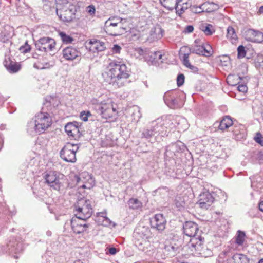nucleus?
Wrapping results in <instances>:
<instances>
[{"label": "nucleus", "instance_id": "1", "mask_svg": "<svg viewBox=\"0 0 263 263\" xmlns=\"http://www.w3.org/2000/svg\"><path fill=\"white\" fill-rule=\"evenodd\" d=\"M129 72V70L122 61L112 60L102 76L106 83L112 85L115 88H121L127 83Z\"/></svg>", "mask_w": 263, "mask_h": 263}, {"label": "nucleus", "instance_id": "2", "mask_svg": "<svg viewBox=\"0 0 263 263\" xmlns=\"http://www.w3.org/2000/svg\"><path fill=\"white\" fill-rule=\"evenodd\" d=\"M133 237L135 245L139 250L145 252L148 255L154 252V247L148 240L151 237V232L148 227L141 224L138 225L134 232Z\"/></svg>", "mask_w": 263, "mask_h": 263}, {"label": "nucleus", "instance_id": "3", "mask_svg": "<svg viewBox=\"0 0 263 263\" xmlns=\"http://www.w3.org/2000/svg\"><path fill=\"white\" fill-rule=\"evenodd\" d=\"M184 234L191 237L187 245L192 252L200 251L203 245L204 238L198 235L199 228L197 223L191 221H186L183 224Z\"/></svg>", "mask_w": 263, "mask_h": 263}, {"label": "nucleus", "instance_id": "4", "mask_svg": "<svg viewBox=\"0 0 263 263\" xmlns=\"http://www.w3.org/2000/svg\"><path fill=\"white\" fill-rule=\"evenodd\" d=\"M52 124L50 116L47 112H40L35 115L28 124L30 129H33L39 134L43 133Z\"/></svg>", "mask_w": 263, "mask_h": 263}, {"label": "nucleus", "instance_id": "5", "mask_svg": "<svg viewBox=\"0 0 263 263\" xmlns=\"http://www.w3.org/2000/svg\"><path fill=\"white\" fill-rule=\"evenodd\" d=\"M24 249L22 242L13 239L6 245H0V253H8L15 259H18L22 254Z\"/></svg>", "mask_w": 263, "mask_h": 263}, {"label": "nucleus", "instance_id": "6", "mask_svg": "<svg viewBox=\"0 0 263 263\" xmlns=\"http://www.w3.org/2000/svg\"><path fill=\"white\" fill-rule=\"evenodd\" d=\"M76 209V217L80 219L86 220L89 218L92 213V209L89 200L81 199L75 205Z\"/></svg>", "mask_w": 263, "mask_h": 263}, {"label": "nucleus", "instance_id": "7", "mask_svg": "<svg viewBox=\"0 0 263 263\" xmlns=\"http://www.w3.org/2000/svg\"><path fill=\"white\" fill-rule=\"evenodd\" d=\"M79 147L71 143H67L60 152L61 158L66 162L74 163L77 158L76 153Z\"/></svg>", "mask_w": 263, "mask_h": 263}, {"label": "nucleus", "instance_id": "8", "mask_svg": "<svg viewBox=\"0 0 263 263\" xmlns=\"http://www.w3.org/2000/svg\"><path fill=\"white\" fill-rule=\"evenodd\" d=\"M55 45L54 40L48 37L41 38L35 44L37 50L44 52L54 51L55 49Z\"/></svg>", "mask_w": 263, "mask_h": 263}, {"label": "nucleus", "instance_id": "9", "mask_svg": "<svg viewBox=\"0 0 263 263\" xmlns=\"http://www.w3.org/2000/svg\"><path fill=\"white\" fill-rule=\"evenodd\" d=\"M74 178L77 184L84 189H90L95 184L93 178L87 172H83L79 175H75Z\"/></svg>", "mask_w": 263, "mask_h": 263}, {"label": "nucleus", "instance_id": "10", "mask_svg": "<svg viewBox=\"0 0 263 263\" xmlns=\"http://www.w3.org/2000/svg\"><path fill=\"white\" fill-rule=\"evenodd\" d=\"M46 183L55 190L59 191L63 186L61 178L56 172L50 171L44 176Z\"/></svg>", "mask_w": 263, "mask_h": 263}, {"label": "nucleus", "instance_id": "11", "mask_svg": "<svg viewBox=\"0 0 263 263\" xmlns=\"http://www.w3.org/2000/svg\"><path fill=\"white\" fill-rule=\"evenodd\" d=\"M179 93L178 91H169L165 93L163 99L165 104L171 108H180L181 105L179 104Z\"/></svg>", "mask_w": 263, "mask_h": 263}, {"label": "nucleus", "instance_id": "12", "mask_svg": "<svg viewBox=\"0 0 263 263\" xmlns=\"http://www.w3.org/2000/svg\"><path fill=\"white\" fill-rule=\"evenodd\" d=\"M95 107L102 118L106 119L111 118L115 114L116 110L110 103L101 102L96 104Z\"/></svg>", "mask_w": 263, "mask_h": 263}, {"label": "nucleus", "instance_id": "13", "mask_svg": "<svg viewBox=\"0 0 263 263\" xmlns=\"http://www.w3.org/2000/svg\"><path fill=\"white\" fill-rule=\"evenodd\" d=\"M151 227L161 232L164 230L166 224V220L162 214H156L150 219Z\"/></svg>", "mask_w": 263, "mask_h": 263}, {"label": "nucleus", "instance_id": "14", "mask_svg": "<svg viewBox=\"0 0 263 263\" xmlns=\"http://www.w3.org/2000/svg\"><path fill=\"white\" fill-rule=\"evenodd\" d=\"M81 126V123L76 121L69 122L65 126V130L68 136L78 139L82 135L80 131Z\"/></svg>", "mask_w": 263, "mask_h": 263}, {"label": "nucleus", "instance_id": "15", "mask_svg": "<svg viewBox=\"0 0 263 263\" xmlns=\"http://www.w3.org/2000/svg\"><path fill=\"white\" fill-rule=\"evenodd\" d=\"M86 220H82L76 217L70 220L71 228L74 233L80 234L87 230L89 224H87Z\"/></svg>", "mask_w": 263, "mask_h": 263}, {"label": "nucleus", "instance_id": "16", "mask_svg": "<svg viewBox=\"0 0 263 263\" xmlns=\"http://www.w3.org/2000/svg\"><path fill=\"white\" fill-rule=\"evenodd\" d=\"M214 198L209 192L201 193L199 197L198 204L203 209H208L213 203Z\"/></svg>", "mask_w": 263, "mask_h": 263}, {"label": "nucleus", "instance_id": "17", "mask_svg": "<svg viewBox=\"0 0 263 263\" xmlns=\"http://www.w3.org/2000/svg\"><path fill=\"white\" fill-rule=\"evenodd\" d=\"M245 37L248 41L261 43L263 42V33L258 30L249 29L245 31Z\"/></svg>", "mask_w": 263, "mask_h": 263}, {"label": "nucleus", "instance_id": "18", "mask_svg": "<svg viewBox=\"0 0 263 263\" xmlns=\"http://www.w3.org/2000/svg\"><path fill=\"white\" fill-rule=\"evenodd\" d=\"M62 55L63 58L66 60L73 61L79 58L81 56V53L76 48L68 46L63 49Z\"/></svg>", "mask_w": 263, "mask_h": 263}, {"label": "nucleus", "instance_id": "19", "mask_svg": "<svg viewBox=\"0 0 263 263\" xmlns=\"http://www.w3.org/2000/svg\"><path fill=\"white\" fill-rule=\"evenodd\" d=\"M160 1L164 7L168 9H175L179 15L184 11L183 7H181L180 10L179 9V5H181L180 3L182 2V0H160Z\"/></svg>", "mask_w": 263, "mask_h": 263}, {"label": "nucleus", "instance_id": "20", "mask_svg": "<svg viewBox=\"0 0 263 263\" xmlns=\"http://www.w3.org/2000/svg\"><path fill=\"white\" fill-rule=\"evenodd\" d=\"M73 6L71 8H67L66 7H62L61 9H59V12H60L59 16L61 20L64 22H70L74 15L75 10L73 9Z\"/></svg>", "mask_w": 263, "mask_h": 263}, {"label": "nucleus", "instance_id": "21", "mask_svg": "<svg viewBox=\"0 0 263 263\" xmlns=\"http://www.w3.org/2000/svg\"><path fill=\"white\" fill-rule=\"evenodd\" d=\"M87 48L89 49L90 51L93 53H99L104 51L106 47L104 42L95 40L94 41H90Z\"/></svg>", "mask_w": 263, "mask_h": 263}, {"label": "nucleus", "instance_id": "22", "mask_svg": "<svg viewBox=\"0 0 263 263\" xmlns=\"http://www.w3.org/2000/svg\"><path fill=\"white\" fill-rule=\"evenodd\" d=\"M126 27L124 26H120L119 27H115L114 28H111L108 27L107 30H105L106 32L112 36H118L122 34L124 32L126 31Z\"/></svg>", "mask_w": 263, "mask_h": 263}, {"label": "nucleus", "instance_id": "23", "mask_svg": "<svg viewBox=\"0 0 263 263\" xmlns=\"http://www.w3.org/2000/svg\"><path fill=\"white\" fill-rule=\"evenodd\" d=\"M156 135L162 134L165 131L166 127L164 126V123L162 120H157L152 122V126Z\"/></svg>", "mask_w": 263, "mask_h": 263}, {"label": "nucleus", "instance_id": "24", "mask_svg": "<svg viewBox=\"0 0 263 263\" xmlns=\"http://www.w3.org/2000/svg\"><path fill=\"white\" fill-rule=\"evenodd\" d=\"M115 20H111L109 18L107 21H106L105 24V30H107V28L108 27H110L111 28H114L115 27H119L120 26H124V23L126 22V21L125 19H122L121 18H116V20L117 22L116 23H113V21Z\"/></svg>", "mask_w": 263, "mask_h": 263}, {"label": "nucleus", "instance_id": "25", "mask_svg": "<svg viewBox=\"0 0 263 263\" xmlns=\"http://www.w3.org/2000/svg\"><path fill=\"white\" fill-rule=\"evenodd\" d=\"M208 4L212 6V8L208 10L209 12L218 9V5L214 3H208ZM206 5H207V4L204 3L199 6H193L191 7V11L195 13H200L204 11L202 7Z\"/></svg>", "mask_w": 263, "mask_h": 263}, {"label": "nucleus", "instance_id": "26", "mask_svg": "<svg viewBox=\"0 0 263 263\" xmlns=\"http://www.w3.org/2000/svg\"><path fill=\"white\" fill-rule=\"evenodd\" d=\"M4 64L7 69L11 73L16 72L20 69V65L10 60L7 61L5 60L4 62Z\"/></svg>", "mask_w": 263, "mask_h": 263}, {"label": "nucleus", "instance_id": "27", "mask_svg": "<svg viewBox=\"0 0 263 263\" xmlns=\"http://www.w3.org/2000/svg\"><path fill=\"white\" fill-rule=\"evenodd\" d=\"M163 30L160 27H153L150 31L151 39L153 40H158L163 36Z\"/></svg>", "mask_w": 263, "mask_h": 263}, {"label": "nucleus", "instance_id": "28", "mask_svg": "<svg viewBox=\"0 0 263 263\" xmlns=\"http://www.w3.org/2000/svg\"><path fill=\"white\" fill-rule=\"evenodd\" d=\"M233 125L232 118L229 116H226L220 122L219 129L224 130Z\"/></svg>", "mask_w": 263, "mask_h": 263}, {"label": "nucleus", "instance_id": "29", "mask_svg": "<svg viewBox=\"0 0 263 263\" xmlns=\"http://www.w3.org/2000/svg\"><path fill=\"white\" fill-rule=\"evenodd\" d=\"M200 29L206 35H211L215 32L213 25L207 23L201 24L200 26Z\"/></svg>", "mask_w": 263, "mask_h": 263}, {"label": "nucleus", "instance_id": "30", "mask_svg": "<svg viewBox=\"0 0 263 263\" xmlns=\"http://www.w3.org/2000/svg\"><path fill=\"white\" fill-rule=\"evenodd\" d=\"M242 79V78L240 76H235L233 74H229L227 78L228 83L230 85L235 86L240 83L238 80Z\"/></svg>", "mask_w": 263, "mask_h": 263}, {"label": "nucleus", "instance_id": "31", "mask_svg": "<svg viewBox=\"0 0 263 263\" xmlns=\"http://www.w3.org/2000/svg\"><path fill=\"white\" fill-rule=\"evenodd\" d=\"M189 53H184L183 54L182 58L183 60V64L186 67H188L189 68L191 69L194 72L197 71L198 68L192 65L189 62Z\"/></svg>", "mask_w": 263, "mask_h": 263}, {"label": "nucleus", "instance_id": "32", "mask_svg": "<svg viewBox=\"0 0 263 263\" xmlns=\"http://www.w3.org/2000/svg\"><path fill=\"white\" fill-rule=\"evenodd\" d=\"M232 259L234 260V263H246L248 261L246 255L238 253L234 254L232 257Z\"/></svg>", "mask_w": 263, "mask_h": 263}, {"label": "nucleus", "instance_id": "33", "mask_svg": "<svg viewBox=\"0 0 263 263\" xmlns=\"http://www.w3.org/2000/svg\"><path fill=\"white\" fill-rule=\"evenodd\" d=\"M190 52L202 55V52L204 51V46L197 45H193L191 47L189 48Z\"/></svg>", "mask_w": 263, "mask_h": 263}, {"label": "nucleus", "instance_id": "34", "mask_svg": "<svg viewBox=\"0 0 263 263\" xmlns=\"http://www.w3.org/2000/svg\"><path fill=\"white\" fill-rule=\"evenodd\" d=\"M227 37L228 39L231 40L232 42L236 40L237 35L234 29L232 27L229 26L228 27Z\"/></svg>", "mask_w": 263, "mask_h": 263}, {"label": "nucleus", "instance_id": "35", "mask_svg": "<svg viewBox=\"0 0 263 263\" xmlns=\"http://www.w3.org/2000/svg\"><path fill=\"white\" fill-rule=\"evenodd\" d=\"M59 35L62 41L65 44L71 43L73 41V39L72 37L64 32H59Z\"/></svg>", "mask_w": 263, "mask_h": 263}, {"label": "nucleus", "instance_id": "36", "mask_svg": "<svg viewBox=\"0 0 263 263\" xmlns=\"http://www.w3.org/2000/svg\"><path fill=\"white\" fill-rule=\"evenodd\" d=\"M156 135L152 126L150 128L145 129L142 133V138H145L147 139L155 136Z\"/></svg>", "mask_w": 263, "mask_h": 263}, {"label": "nucleus", "instance_id": "37", "mask_svg": "<svg viewBox=\"0 0 263 263\" xmlns=\"http://www.w3.org/2000/svg\"><path fill=\"white\" fill-rule=\"evenodd\" d=\"M128 203L129 208L133 209H138L142 206L141 202L137 199H130Z\"/></svg>", "mask_w": 263, "mask_h": 263}, {"label": "nucleus", "instance_id": "38", "mask_svg": "<svg viewBox=\"0 0 263 263\" xmlns=\"http://www.w3.org/2000/svg\"><path fill=\"white\" fill-rule=\"evenodd\" d=\"M245 237V232L239 230L237 232V236L236 238V242L238 245H242L244 242Z\"/></svg>", "mask_w": 263, "mask_h": 263}, {"label": "nucleus", "instance_id": "39", "mask_svg": "<svg viewBox=\"0 0 263 263\" xmlns=\"http://www.w3.org/2000/svg\"><path fill=\"white\" fill-rule=\"evenodd\" d=\"M70 0H55L57 4V14L59 15V9H61L62 7H65L66 5L69 4Z\"/></svg>", "mask_w": 263, "mask_h": 263}, {"label": "nucleus", "instance_id": "40", "mask_svg": "<svg viewBox=\"0 0 263 263\" xmlns=\"http://www.w3.org/2000/svg\"><path fill=\"white\" fill-rule=\"evenodd\" d=\"M237 57L239 59H241L244 58L246 54V51L245 48L243 46L240 45L237 48Z\"/></svg>", "mask_w": 263, "mask_h": 263}, {"label": "nucleus", "instance_id": "41", "mask_svg": "<svg viewBox=\"0 0 263 263\" xmlns=\"http://www.w3.org/2000/svg\"><path fill=\"white\" fill-rule=\"evenodd\" d=\"M182 197H178L176 199V205L178 208H183L185 206L186 203L184 200H182Z\"/></svg>", "mask_w": 263, "mask_h": 263}, {"label": "nucleus", "instance_id": "42", "mask_svg": "<svg viewBox=\"0 0 263 263\" xmlns=\"http://www.w3.org/2000/svg\"><path fill=\"white\" fill-rule=\"evenodd\" d=\"M91 116V114L90 111H83L80 114V118L81 120L83 121H87L88 120V118L89 117Z\"/></svg>", "mask_w": 263, "mask_h": 263}, {"label": "nucleus", "instance_id": "43", "mask_svg": "<svg viewBox=\"0 0 263 263\" xmlns=\"http://www.w3.org/2000/svg\"><path fill=\"white\" fill-rule=\"evenodd\" d=\"M162 57V54L160 51H155L152 52L151 58L154 61H158L159 60H161Z\"/></svg>", "mask_w": 263, "mask_h": 263}, {"label": "nucleus", "instance_id": "44", "mask_svg": "<svg viewBox=\"0 0 263 263\" xmlns=\"http://www.w3.org/2000/svg\"><path fill=\"white\" fill-rule=\"evenodd\" d=\"M184 76L183 74H179L177 78V83L178 86H182L184 82Z\"/></svg>", "mask_w": 263, "mask_h": 263}, {"label": "nucleus", "instance_id": "45", "mask_svg": "<svg viewBox=\"0 0 263 263\" xmlns=\"http://www.w3.org/2000/svg\"><path fill=\"white\" fill-rule=\"evenodd\" d=\"M262 138V137L261 134L260 133H257L254 137V140L256 142L259 144L260 145L263 146V140Z\"/></svg>", "mask_w": 263, "mask_h": 263}, {"label": "nucleus", "instance_id": "46", "mask_svg": "<svg viewBox=\"0 0 263 263\" xmlns=\"http://www.w3.org/2000/svg\"><path fill=\"white\" fill-rule=\"evenodd\" d=\"M20 50L22 53H27L30 50V47L28 44L27 42H26L24 46L20 47Z\"/></svg>", "mask_w": 263, "mask_h": 263}, {"label": "nucleus", "instance_id": "47", "mask_svg": "<svg viewBox=\"0 0 263 263\" xmlns=\"http://www.w3.org/2000/svg\"><path fill=\"white\" fill-rule=\"evenodd\" d=\"M132 116H134L133 120L135 122H138L141 118V114L139 110H137L135 112H133Z\"/></svg>", "mask_w": 263, "mask_h": 263}, {"label": "nucleus", "instance_id": "48", "mask_svg": "<svg viewBox=\"0 0 263 263\" xmlns=\"http://www.w3.org/2000/svg\"><path fill=\"white\" fill-rule=\"evenodd\" d=\"M121 50V47L118 45H114L112 48L113 53H119Z\"/></svg>", "mask_w": 263, "mask_h": 263}, {"label": "nucleus", "instance_id": "49", "mask_svg": "<svg viewBox=\"0 0 263 263\" xmlns=\"http://www.w3.org/2000/svg\"><path fill=\"white\" fill-rule=\"evenodd\" d=\"M237 88H238V90L240 92H246L247 91V87L245 84H239Z\"/></svg>", "mask_w": 263, "mask_h": 263}, {"label": "nucleus", "instance_id": "50", "mask_svg": "<svg viewBox=\"0 0 263 263\" xmlns=\"http://www.w3.org/2000/svg\"><path fill=\"white\" fill-rule=\"evenodd\" d=\"M102 218L103 219V225H104L105 226H107L110 224L111 221L108 217H107L106 216H102Z\"/></svg>", "mask_w": 263, "mask_h": 263}, {"label": "nucleus", "instance_id": "51", "mask_svg": "<svg viewBox=\"0 0 263 263\" xmlns=\"http://www.w3.org/2000/svg\"><path fill=\"white\" fill-rule=\"evenodd\" d=\"M87 11L89 13H90L91 15L95 14L96 9L95 7L93 5H90L87 8Z\"/></svg>", "mask_w": 263, "mask_h": 263}, {"label": "nucleus", "instance_id": "52", "mask_svg": "<svg viewBox=\"0 0 263 263\" xmlns=\"http://www.w3.org/2000/svg\"><path fill=\"white\" fill-rule=\"evenodd\" d=\"M194 30V27L192 25H188L184 29V32L185 33H191Z\"/></svg>", "mask_w": 263, "mask_h": 263}, {"label": "nucleus", "instance_id": "53", "mask_svg": "<svg viewBox=\"0 0 263 263\" xmlns=\"http://www.w3.org/2000/svg\"><path fill=\"white\" fill-rule=\"evenodd\" d=\"M108 252L110 255H115L117 252V250L116 248L111 247L108 249Z\"/></svg>", "mask_w": 263, "mask_h": 263}, {"label": "nucleus", "instance_id": "54", "mask_svg": "<svg viewBox=\"0 0 263 263\" xmlns=\"http://www.w3.org/2000/svg\"><path fill=\"white\" fill-rule=\"evenodd\" d=\"M202 55H204L205 57H209L211 55V53L210 51H209L204 46V51H202Z\"/></svg>", "mask_w": 263, "mask_h": 263}, {"label": "nucleus", "instance_id": "55", "mask_svg": "<svg viewBox=\"0 0 263 263\" xmlns=\"http://www.w3.org/2000/svg\"><path fill=\"white\" fill-rule=\"evenodd\" d=\"M258 206L259 210L263 212V201L259 202Z\"/></svg>", "mask_w": 263, "mask_h": 263}, {"label": "nucleus", "instance_id": "56", "mask_svg": "<svg viewBox=\"0 0 263 263\" xmlns=\"http://www.w3.org/2000/svg\"><path fill=\"white\" fill-rule=\"evenodd\" d=\"M259 12L260 13H263V6H261L259 9Z\"/></svg>", "mask_w": 263, "mask_h": 263}, {"label": "nucleus", "instance_id": "57", "mask_svg": "<svg viewBox=\"0 0 263 263\" xmlns=\"http://www.w3.org/2000/svg\"><path fill=\"white\" fill-rule=\"evenodd\" d=\"M73 263H83V262L82 261H81L80 260H77Z\"/></svg>", "mask_w": 263, "mask_h": 263}, {"label": "nucleus", "instance_id": "58", "mask_svg": "<svg viewBox=\"0 0 263 263\" xmlns=\"http://www.w3.org/2000/svg\"><path fill=\"white\" fill-rule=\"evenodd\" d=\"M0 128H1L2 130L4 129L5 128V126H4V125H2L0 126Z\"/></svg>", "mask_w": 263, "mask_h": 263}, {"label": "nucleus", "instance_id": "59", "mask_svg": "<svg viewBox=\"0 0 263 263\" xmlns=\"http://www.w3.org/2000/svg\"><path fill=\"white\" fill-rule=\"evenodd\" d=\"M199 40H198V39H196V40H195V44H198L199 43Z\"/></svg>", "mask_w": 263, "mask_h": 263}, {"label": "nucleus", "instance_id": "60", "mask_svg": "<svg viewBox=\"0 0 263 263\" xmlns=\"http://www.w3.org/2000/svg\"><path fill=\"white\" fill-rule=\"evenodd\" d=\"M259 263H263V259H261L259 261Z\"/></svg>", "mask_w": 263, "mask_h": 263}, {"label": "nucleus", "instance_id": "61", "mask_svg": "<svg viewBox=\"0 0 263 263\" xmlns=\"http://www.w3.org/2000/svg\"><path fill=\"white\" fill-rule=\"evenodd\" d=\"M261 59H262V62H260V63H262V64L261 65V66H263V57L261 58Z\"/></svg>", "mask_w": 263, "mask_h": 263}, {"label": "nucleus", "instance_id": "62", "mask_svg": "<svg viewBox=\"0 0 263 263\" xmlns=\"http://www.w3.org/2000/svg\"><path fill=\"white\" fill-rule=\"evenodd\" d=\"M112 20H115L114 21H113V23H116V22H117V21L116 20V18H113Z\"/></svg>", "mask_w": 263, "mask_h": 263}, {"label": "nucleus", "instance_id": "63", "mask_svg": "<svg viewBox=\"0 0 263 263\" xmlns=\"http://www.w3.org/2000/svg\"><path fill=\"white\" fill-rule=\"evenodd\" d=\"M47 235L50 236L51 235V232H47Z\"/></svg>", "mask_w": 263, "mask_h": 263}, {"label": "nucleus", "instance_id": "64", "mask_svg": "<svg viewBox=\"0 0 263 263\" xmlns=\"http://www.w3.org/2000/svg\"><path fill=\"white\" fill-rule=\"evenodd\" d=\"M171 248H172V249H173V250L175 249V247H173V246H172Z\"/></svg>", "mask_w": 263, "mask_h": 263}]
</instances>
